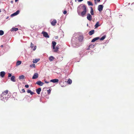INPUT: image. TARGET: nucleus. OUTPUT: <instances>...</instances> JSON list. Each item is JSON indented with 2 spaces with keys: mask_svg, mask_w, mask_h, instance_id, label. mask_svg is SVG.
Instances as JSON below:
<instances>
[{
  "mask_svg": "<svg viewBox=\"0 0 134 134\" xmlns=\"http://www.w3.org/2000/svg\"><path fill=\"white\" fill-rule=\"evenodd\" d=\"M86 12V8L85 5L81 4L78 7L77 12L79 15L83 17L85 16Z\"/></svg>",
  "mask_w": 134,
  "mask_h": 134,
  "instance_id": "obj_1",
  "label": "nucleus"
},
{
  "mask_svg": "<svg viewBox=\"0 0 134 134\" xmlns=\"http://www.w3.org/2000/svg\"><path fill=\"white\" fill-rule=\"evenodd\" d=\"M8 90H7L1 94L0 98L1 100L3 101H5V100H7L10 97L11 94L10 93H8Z\"/></svg>",
  "mask_w": 134,
  "mask_h": 134,
  "instance_id": "obj_2",
  "label": "nucleus"
},
{
  "mask_svg": "<svg viewBox=\"0 0 134 134\" xmlns=\"http://www.w3.org/2000/svg\"><path fill=\"white\" fill-rule=\"evenodd\" d=\"M103 7V6L102 5H100L98 6V10L100 12L102 10Z\"/></svg>",
  "mask_w": 134,
  "mask_h": 134,
  "instance_id": "obj_3",
  "label": "nucleus"
},
{
  "mask_svg": "<svg viewBox=\"0 0 134 134\" xmlns=\"http://www.w3.org/2000/svg\"><path fill=\"white\" fill-rule=\"evenodd\" d=\"M38 76V75L37 73H35L32 77V79H36L37 78Z\"/></svg>",
  "mask_w": 134,
  "mask_h": 134,
  "instance_id": "obj_4",
  "label": "nucleus"
},
{
  "mask_svg": "<svg viewBox=\"0 0 134 134\" xmlns=\"http://www.w3.org/2000/svg\"><path fill=\"white\" fill-rule=\"evenodd\" d=\"M42 33L43 34V36L46 37H49V36L47 32L45 31H43L42 32Z\"/></svg>",
  "mask_w": 134,
  "mask_h": 134,
  "instance_id": "obj_5",
  "label": "nucleus"
},
{
  "mask_svg": "<svg viewBox=\"0 0 134 134\" xmlns=\"http://www.w3.org/2000/svg\"><path fill=\"white\" fill-rule=\"evenodd\" d=\"M87 19L90 21L91 20L92 16L90 13H88L87 14Z\"/></svg>",
  "mask_w": 134,
  "mask_h": 134,
  "instance_id": "obj_6",
  "label": "nucleus"
},
{
  "mask_svg": "<svg viewBox=\"0 0 134 134\" xmlns=\"http://www.w3.org/2000/svg\"><path fill=\"white\" fill-rule=\"evenodd\" d=\"M50 81L53 83H58L59 82V80L57 79H55L51 80Z\"/></svg>",
  "mask_w": 134,
  "mask_h": 134,
  "instance_id": "obj_7",
  "label": "nucleus"
},
{
  "mask_svg": "<svg viewBox=\"0 0 134 134\" xmlns=\"http://www.w3.org/2000/svg\"><path fill=\"white\" fill-rule=\"evenodd\" d=\"M36 83L38 85L40 86H42L44 84V83L41 81H38L36 82Z\"/></svg>",
  "mask_w": 134,
  "mask_h": 134,
  "instance_id": "obj_8",
  "label": "nucleus"
},
{
  "mask_svg": "<svg viewBox=\"0 0 134 134\" xmlns=\"http://www.w3.org/2000/svg\"><path fill=\"white\" fill-rule=\"evenodd\" d=\"M51 23L52 26H54L57 23V21L55 19H54L53 21L51 22Z\"/></svg>",
  "mask_w": 134,
  "mask_h": 134,
  "instance_id": "obj_9",
  "label": "nucleus"
},
{
  "mask_svg": "<svg viewBox=\"0 0 134 134\" xmlns=\"http://www.w3.org/2000/svg\"><path fill=\"white\" fill-rule=\"evenodd\" d=\"M56 44V42L54 41L52 42V46L53 47V49H55V46Z\"/></svg>",
  "mask_w": 134,
  "mask_h": 134,
  "instance_id": "obj_10",
  "label": "nucleus"
},
{
  "mask_svg": "<svg viewBox=\"0 0 134 134\" xmlns=\"http://www.w3.org/2000/svg\"><path fill=\"white\" fill-rule=\"evenodd\" d=\"M5 74V72L4 71H1L0 73V76L1 77H3Z\"/></svg>",
  "mask_w": 134,
  "mask_h": 134,
  "instance_id": "obj_11",
  "label": "nucleus"
},
{
  "mask_svg": "<svg viewBox=\"0 0 134 134\" xmlns=\"http://www.w3.org/2000/svg\"><path fill=\"white\" fill-rule=\"evenodd\" d=\"M41 90V88H39L36 90V92L38 94H39L40 93V92Z\"/></svg>",
  "mask_w": 134,
  "mask_h": 134,
  "instance_id": "obj_12",
  "label": "nucleus"
},
{
  "mask_svg": "<svg viewBox=\"0 0 134 134\" xmlns=\"http://www.w3.org/2000/svg\"><path fill=\"white\" fill-rule=\"evenodd\" d=\"M99 37H95L91 41V42H94L95 41H96V40H99Z\"/></svg>",
  "mask_w": 134,
  "mask_h": 134,
  "instance_id": "obj_13",
  "label": "nucleus"
},
{
  "mask_svg": "<svg viewBox=\"0 0 134 134\" xmlns=\"http://www.w3.org/2000/svg\"><path fill=\"white\" fill-rule=\"evenodd\" d=\"M27 92L28 93H30L31 95L33 94L34 93L32 92L30 90H28L27 91Z\"/></svg>",
  "mask_w": 134,
  "mask_h": 134,
  "instance_id": "obj_14",
  "label": "nucleus"
},
{
  "mask_svg": "<svg viewBox=\"0 0 134 134\" xmlns=\"http://www.w3.org/2000/svg\"><path fill=\"white\" fill-rule=\"evenodd\" d=\"M100 26V25L99 24V22L98 21L96 23L95 25L94 26V27H95V28L99 26Z\"/></svg>",
  "mask_w": 134,
  "mask_h": 134,
  "instance_id": "obj_15",
  "label": "nucleus"
},
{
  "mask_svg": "<svg viewBox=\"0 0 134 134\" xmlns=\"http://www.w3.org/2000/svg\"><path fill=\"white\" fill-rule=\"evenodd\" d=\"M15 77L14 76H12L11 78V80L13 82H15Z\"/></svg>",
  "mask_w": 134,
  "mask_h": 134,
  "instance_id": "obj_16",
  "label": "nucleus"
},
{
  "mask_svg": "<svg viewBox=\"0 0 134 134\" xmlns=\"http://www.w3.org/2000/svg\"><path fill=\"white\" fill-rule=\"evenodd\" d=\"M94 30H92L91 31L89 32V34L90 35H91L94 33Z\"/></svg>",
  "mask_w": 134,
  "mask_h": 134,
  "instance_id": "obj_17",
  "label": "nucleus"
},
{
  "mask_svg": "<svg viewBox=\"0 0 134 134\" xmlns=\"http://www.w3.org/2000/svg\"><path fill=\"white\" fill-rule=\"evenodd\" d=\"M40 60V59H35L33 60V62L35 63H36L38 61Z\"/></svg>",
  "mask_w": 134,
  "mask_h": 134,
  "instance_id": "obj_18",
  "label": "nucleus"
},
{
  "mask_svg": "<svg viewBox=\"0 0 134 134\" xmlns=\"http://www.w3.org/2000/svg\"><path fill=\"white\" fill-rule=\"evenodd\" d=\"M18 30L17 28H12L11 30V31H16Z\"/></svg>",
  "mask_w": 134,
  "mask_h": 134,
  "instance_id": "obj_19",
  "label": "nucleus"
},
{
  "mask_svg": "<svg viewBox=\"0 0 134 134\" xmlns=\"http://www.w3.org/2000/svg\"><path fill=\"white\" fill-rule=\"evenodd\" d=\"M83 39V37L82 36H80L79 37V40L80 41H82Z\"/></svg>",
  "mask_w": 134,
  "mask_h": 134,
  "instance_id": "obj_20",
  "label": "nucleus"
},
{
  "mask_svg": "<svg viewBox=\"0 0 134 134\" xmlns=\"http://www.w3.org/2000/svg\"><path fill=\"white\" fill-rule=\"evenodd\" d=\"M21 61H18L16 63V66H18L20 65L21 64Z\"/></svg>",
  "mask_w": 134,
  "mask_h": 134,
  "instance_id": "obj_21",
  "label": "nucleus"
},
{
  "mask_svg": "<svg viewBox=\"0 0 134 134\" xmlns=\"http://www.w3.org/2000/svg\"><path fill=\"white\" fill-rule=\"evenodd\" d=\"M59 48V47L57 46L55 48V49H54V52H56L57 51H58Z\"/></svg>",
  "mask_w": 134,
  "mask_h": 134,
  "instance_id": "obj_22",
  "label": "nucleus"
},
{
  "mask_svg": "<svg viewBox=\"0 0 134 134\" xmlns=\"http://www.w3.org/2000/svg\"><path fill=\"white\" fill-rule=\"evenodd\" d=\"M105 37L106 35H104L101 38H100V40L101 41L105 39Z\"/></svg>",
  "mask_w": 134,
  "mask_h": 134,
  "instance_id": "obj_23",
  "label": "nucleus"
},
{
  "mask_svg": "<svg viewBox=\"0 0 134 134\" xmlns=\"http://www.w3.org/2000/svg\"><path fill=\"white\" fill-rule=\"evenodd\" d=\"M54 59V58L53 57L51 56L49 57V59L51 61H52Z\"/></svg>",
  "mask_w": 134,
  "mask_h": 134,
  "instance_id": "obj_24",
  "label": "nucleus"
},
{
  "mask_svg": "<svg viewBox=\"0 0 134 134\" xmlns=\"http://www.w3.org/2000/svg\"><path fill=\"white\" fill-rule=\"evenodd\" d=\"M67 83L69 84H71L72 83V80L70 79H69L67 82Z\"/></svg>",
  "mask_w": 134,
  "mask_h": 134,
  "instance_id": "obj_25",
  "label": "nucleus"
},
{
  "mask_svg": "<svg viewBox=\"0 0 134 134\" xmlns=\"http://www.w3.org/2000/svg\"><path fill=\"white\" fill-rule=\"evenodd\" d=\"M88 5H93V4L90 1H88L87 2Z\"/></svg>",
  "mask_w": 134,
  "mask_h": 134,
  "instance_id": "obj_26",
  "label": "nucleus"
},
{
  "mask_svg": "<svg viewBox=\"0 0 134 134\" xmlns=\"http://www.w3.org/2000/svg\"><path fill=\"white\" fill-rule=\"evenodd\" d=\"M91 9L90 11V13L91 15H93L94 14L93 11L92 7L91 8Z\"/></svg>",
  "mask_w": 134,
  "mask_h": 134,
  "instance_id": "obj_27",
  "label": "nucleus"
},
{
  "mask_svg": "<svg viewBox=\"0 0 134 134\" xmlns=\"http://www.w3.org/2000/svg\"><path fill=\"white\" fill-rule=\"evenodd\" d=\"M24 76L23 75H21L19 76V79H23L24 78Z\"/></svg>",
  "mask_w": 134,
  "mask_h": 134,
  "instance_id": "obj_28",
  "label": "nucleus"
},
{
  "mask_svg": "<svg viewBox=\"0 0 134 134\" xmlns=\"http://www.w3.org/2000/svg\"><path fill=\"white\" fill-rule=\"evenodd\" d=\"M4 34V32L3 31L1 30H0V35H3Z\"/></svg>",
  "mask_w": 134,
  "mask_h": 134,
  "instance_id": "obj_29",
  "label": "nucleus"
},
{
  "mask_svg": "<svg viewBox=\"0 0 134 134\" xmlns=\"http://www.w3.org/2000/svg\"><path fill=\"white\" fill-rule=\"evenodd\" d=\"M19 10H18L15 12L14 13L15 14V15H16L19 14Z\"/></svg>",
  "mask_w": 134,
  "mask_h": 134,
  "instance_id": "obj_30",
  "label": "nucleus"
},
{
  "mask_svg": "<svg viewBox=\"0 0 134 134\" xmlns=\"http://www.w3.org/2000/svg\"><path fill=\"white\" fill-rule=\"evenodd\" d=\"M100 0H94L95 4H97L96 1H97V2H99L100 1Z\"/></svg>",
  "mask_w": 134,
  "mask_h": 134,
  "instance_id": "obj_31",
  "label": "nucleus"
},
{
  "mask_svg": "<svg viewBox=\"0 0 134 134\" xmlns=\"http://www.w3.org/2000/svg\"><path fill=\"white\" fill-rule=\"evenodd\" d=\"M35 64H33L32 65H30V67H33L34 68L35 67Z\"/></svg>",
  "mask_w": 134,
  "mask_h": 134,
  "instance_id": "obj_32",
  "label": "nucleus"
},
{
  "mask_svg": "<svg viewBox=\"0 0 134 134\" xmlns=\"http://www.w3.org/2000/svg\"><path fill=\"white\" fill-rule=\"evenodd\" d=\"M30 47L32 48V49L33 47H34V45L32 42L31 43Z\"/></svg>",
  "mask_w": 134,
  "mask_h": 134,
  "instance_id": "obj_33",
  "label": "nucleus"
},
{
  "mask_svg": "<svg viewBox=\"0 0 134 134\" xmlns=\"http://www.w3.org/2000/svg\"><path fill=\"white\" fill-rule=\"evenodd\" d=\"M51 92V90L50 89H49L48 90H47V93H48V94H49Z\"/></svg>",
  "mask_w": 134,
  "mask_h": 134,
  "instance_id": "obj_34",
  "label": "nucleus"
},
{
  "mask_svg": "<svg viewBox=\"0 0 134 134\" xmlns=\"http://www.w3.org/2000/svg\"><path fill=\"white\" fill-rule=\"evenodd\" d=\"M8 77H10L12 76V75L11 74L9 73H8Z\"/></svg>",
  "mask_w": 134,
  "mask_h": 134,
  "instance_id": "obj_35",
  "label": "nucleus"
},
{
  "mask_svg": "<svg viewBox=\"0 0 134 134\" xmlns=\"http://www.w3.org/2000/svg\"><path fill=\"white\" fill-rule=\"evenodd\" d=\"M16 16V15H15V14H14V13L12 14L11 15V17H12V16Z\"/></svg>",
  "mask_w": 134,
  "mask_h": 134,
  "instance_id": "obj_36",
  "label": "nucleus"
},
{
  "mask_svg": "<svg viewBox=\"0 0 134 134\" xmlns=\"http://www.w3.org/2000/svg\"><path fill=\"white\" fill-rule=\"evenodd\" d=\"M36 46H35L34 47V49H33V50L35 51L36 49Z\"/></svg>",
  "mask_w": 134,
  "mask_h": 134,
  "instance_id": "obj_37",
  "label": "nucleus"
},
{
  "mask_svg": "<svg viewBox=\"0 0 134 134\" xmlns=\"http://www.w3.org/2000/svg\"><path fill=\"white\" fill-rule=\"evenodd\" d=\"M66 13L67 11L66 10L64 11L63 12V13L64 14H66Z\"/></svg>",
  "mask_w": 134,
  "mask_h": 134,
  "instance_id": "obj_38",
  "label": "nucleus"
},
{
  "mask_svg": "<svg viewBox=\"0 0 134 134\" xmlns=\"http://www.w3.org/2000/svg\"><path fill=\"white\" fill-rule=\"evenodd\" d=\"M133 3H132V4L131 5V7L133 8Z\"/></svg>",
  "mask_w": 134,
  "mask_h": 134,
  "instance_id": "obj_39",
  "label": "nucleus"
},
{
  "mask_svg": "<svg viewBox=\"0 0 134 134\" xmlns=\"http://www.w3.org/2000/svg\"><path fill=\"white\" fill-rule=\"evenodd\" d=\"M25 87L26 88H28L29 87V86L28 85H25Z\"/></svg>",
  "mask_w": 134,
  "mask_h": 134,
  "instance_id": "obj_40",
  "label": "nucleus"
},
{
  "mask_svg": "<svg viewBox=\"0 0 134 134\" xmlns=\"http://www.w3.org/2000/svg\"><path fill=\"white\" fill-rule=\"evenodd\" d=\"M22 92H25V90L24 89H22Z\"/></svg>",
  "mask_w": 134,
  "mask_h": 134,
  "instance_id": "obj_41",
  "label": "nucleus"
},
{
  "mask_svg": "<svg viewBox=\"0 0 134 134\" xmlns=\"http://www.w3.org/2000/svg\"><path fill=\"white\" fill-rule=\"evenodd\" d=\"M44 81H45V82L46 83H48L49 82H47L45 80H44Z\"/></svg>",
  "mask_w": 134,
  "mask_h": 134,
  "instance_id": "obj_42",
  "label": "nucleus"
},
{
  "mask_svg": "<svg viewBox=\"0 0 134 134\" xmlns=\"http://www.w3.org/2000/svg\"><path fill=\"white\" fill-rule=\"evenodd\" d=\"M83 0H77L79 2H81L83 1Z\"/></svg>",
  "mask_w": 134,
  "mask_h": 134,
  "instance_id": "obj_43",
  "label": "nucleus"
},
{
  "mask_svg": "<svg viewBox=\"0 0 134 134\" xmlns=\"http://www.w3.org/2000/svg\"><path fill=\"white\" fill-rule=\"evenodd\" d=\"M3 47V45H1V47Z\"/></svg>",
  "mask_w": 134,
  "mask_h": 134,
  "instance_id": "obj_44",
  "label": "nucleus"
},
{
  "mask_svg": "<svg viewBox=\"0 0 134 134\" xmlns=\"http://www.w3.org/2000/svg\"><path fill=\"white\" fill-rule=\"evenodd\" d=\"M8 18H9V17H8V16H7V17L6 18V19H8Z\"/></svg>",
  "mask_w": 134,
  "mask_h": 134,
  "instance_id": "obj_45",
  "label": "nucleus"
},
{
  "mask_svg": "<svg viewBox=\"0 0 134 134\" xmlns=\"http://www.w3.org/2000/svg\"><path fill=\"white\" fill-rule=\"evenodd\" d=\"M18 1V0H15V2H16Z\"/></svg>",
  "mask_w": 134,
  "mask_h": 134,
  "instance_id": "obj_46",
  "label": "nucleus"
},
{
  "mask_svg": "<svg viewBox=\"0 0 134 134\" xmlns=\"http://www.w3.org/2000/svg\"><path fill=\"white\" fill-rule=\"evenodd\" d=\"M1 12V9H0V13Z\"/></svg>",
  "mask_w": 134,
  "mask_h": 134,
  "instance_id": "obj_47",
  "label": "nucleus"
},
{
  "mask_svg": "<svg viewBox=\"0 0 134 134\" xmlns=\"http://www.w3.org/2000/svg\"><path fill=\"white\" fill-rule=\"evenodd\" d=\"M130 4V3H128V5H129Z\"/></svg>",
  "mask_w": 134,
  "mask_h": 134,
  "instance_id": "obj_48",
  "label": "nucleus"
}]
</instances>
